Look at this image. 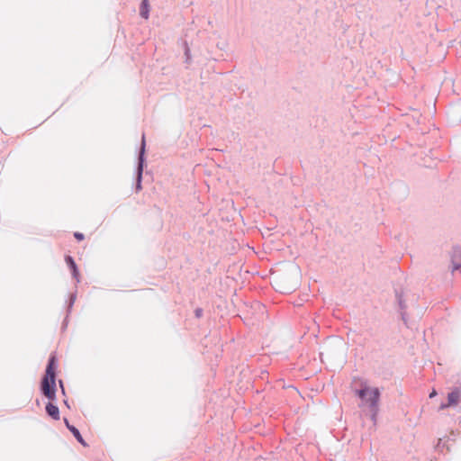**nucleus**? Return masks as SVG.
<instances>
[{"label": "nucleus", "mask_w": 461, "mask_h": 461, "mask_svg": "<svg viewBox=\"0 0 461 461\" xmlns=\"http://www.w3.org/2000/svg\"><path fill=\"white\" fill-rule=\"evenodd\" d=\"M357 394L361 399V405L368 407L373 416H375L380 395L379 390L375 387L364 386L357 392Z\"/></svg>", "instance_id": "obj_2"}, {"label": "nucleus", "mask_w": 461, "mask_h": 461, "mask_svg": "<svg viewBox=\"0 0 461 461\" xmlns=\"http://www.w3.org/2000/svg\"><path fill=\"white\" fill-rule=\"evenodd\" d=\"M461 399V392L458 389L454 390L447 395V403L440 405V410H444L448 407L456 406L458 404Z\"/></svg>", "instance_id": "obj_4"}, {"label": "nucleus", "mask_w": 461, "mask_h": 461, "mask_svg": "<svg viewBox=\"0 0 461 461\" xmlns=\"http://www.w3.org/2000/svg\"><path fill=\"white\" fill-rule=\"evenodd\" d=\"M65 423H66L67 426L69 425V423H68L67 419H65Z\"/></svg>", "instance_id": "obj_13"}, {"label": "nucleus", "mask_w": 461, "mask_h": 461, "mask_svg": "<svg viewBox=\"0 0 461 461\" xmlns=\"http://www.w3.org/2000/svg\"><path fill=\"white\" fill-rule=\"evenodd\" d=\"M437 395V392L436 390H433L430 393H429V398H433Z\"/></svg>", "instance_id": "obj_12"}, {"label": "nucleus", "mask_w": 461, "mask_h": 461, "mask_svg": "<svg viewBox=\"0 0 461 461\" xmlns=\"http://www.w3.org/2000/svg\"><path fill=\"white\" fill-rule=\"evenodd\" d=\"M68 429L73 433V435L75 436V438L77 439V441L79 443H81L83 446L86 445V442L84 441L79 430L76 427H74L72 425H68Z\"/></svg>", "instance_id": "obj_8"}, {"label": "nucleus", "mask_w": 461, "mask_h": 461, "mask_svg": "<svg viewBox=\"0 0 461 461\" xmlns=\"http://www.w3.org/2000/svg\"><path fill=\"white\" fill-rule=\"evenodd\" d=\"M55 357L50 358L48 366L46 368V375L42 380L41 389L46 397L53 399L55 397V371H54Z\"/></svg>", "instance_id": "obj_3"}, {"label": "nucleus", "mask_w": 461, "mask_h": 461, "mask_svg": "<svg viewBox=\"0 0 461 461\" xmlns=\"http://www.w3.org/2000/svg\"><path fill=\"white\" fill-rule=\"evenodd\" d=\"M346 353V345L340 339H333L327 341L321 352L322 361H343Z\"/></svg>", "instance_id": "obj_1"}, {"label": "nucleus", "mask_w": 461, "mask_h": 461, "mask_svg": "<svg viewBox=\"0 0 461 461\" xmlns=\"http://www.w3.org/2000/svg\"><path fill=\"white\" fill-rule=\"evenodd\" d=\"M75 238L77 239L78 240H82L84 239V235L82 233L76 232Z\"/></svg>", "instance_id": "obj_11"}, {"label": "nucleus", "mask_w": 461, "mask_h": 461, "mask_svg": "<svg viewBox=\"0 0 461 461\" xmlns=\"http://www.w3.org/2000/svg\"><path fill=\"white\" fill-rule=\"evenodd\" d=\"M456 270H461V263L460 264L453 263L452 271H456Z\"/></svg>", "instance_id": "obj_10"}, {"label": "nucleus", "mask_w": 461, "mask_h": 461, "mask_svg": "<svg viewBox=\"0 0 461 461\" xmlns=\"http://www.w3.org/2000/svg\"><path fill=\"white\" fill-rule=\"evenodd\" d=\"M46 411L53 419H55V420H59V408L56 405H54L52 403H48L47 406H46Z\"/></svg>", "instance_id": "obj_6"}, {"label": "nucleus", "mask_w": 461, "mask_h": 461, "mask_svg": "<svg viewBox=\"0 0 461 461\" xmlns=\"http://www.w3.org/2000/svg\"><path fill=\"white\" fill-rule=\"evenodd\" d=\"M144 152H145V137L142 136L141 147L139 156V166H138V188L140 187V181L142 176L143 170V162H144Z\"/></svg>", "instance_id": "obj_5"}, {"label": "nucleus", "mask_w": 461, "mask_h": 461, "mask_svg": "<svg viewBox=\"0 0 461 461\" xmlns=\"http://www.w3.org/2000/svg\"><path fill=\"white\" fill-rule=\"evenodd\" d=\"M66 262L71 268L74 277L77 278L78 272H77V266H76V263L74 262L73 258L71 257L68 256L66 258Z\"/></svg>", "instance_id": "obj_9"}, {"label": "nucleus", "mask_w": 461, "mask_h": 461, "mask_svg": "<svg viewBox=\"0 0 461 461\" xmlns=\"http://www.w3.org/2000/svg\"><path fill=\"white\" fill-rule=\"evenodd\" d=\"M140 14L144 19H149V0H142L140 5Z\"/></svg>", "instance_id": "obj_7"}]
</instances>
